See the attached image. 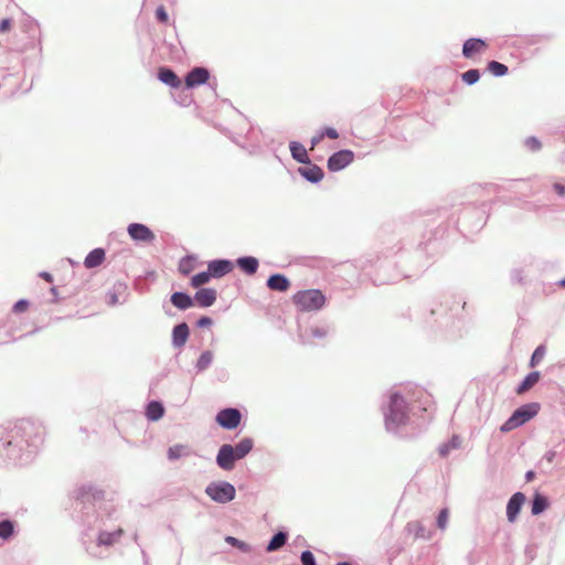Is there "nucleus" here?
<instances>
[{
    "label": "nucleus",
    "mask_w": 565,
    "mask_h": 565,
    "mask_svg": "<svg viewBox=\"0 0 565 565\" xmlns=\"http://www.w3.org/2000/svg\"><path fill=\"white\" fill-rule=\"evenodd\" d=\"M253 448L250 438L242 439L235 447L228 444L221 446L216 462L224 470H232L236 460L244 458Z\"/></svg>",
    "instance_id": "obj_1"
},
{
    "label": "nucleus",
    "mask_w": 565,
    "mask_h": 565,
    "mask_svg": "<svg viewBox=\"0 0 565 565\" xmlns=\"http://www.w3.org/2000/svg\"><path fill=\"white\" fill-rule=\"evenodd\" d=\"M292 301L299 311L309 312L321 309L326 303V297L318 289H308L296 292Z\"/></svg>",
    "instance_id": "obj_2"
},
{
    "label": "nucleus",
    "mask_w": 565,
    "mask_h": 565,
    "mask_svg": "<svg viewBox=\"0 0 565 565\" xmlns=\"http://www.w3.org/2000/svg\"><path fill=\"white\" fill-rule=\"evenodd\" d=\"M540 409L539 404L532 403L518 408L512 416L501 426V431H511L533 418Z\"/></svg>",
    "instance_id": "obj_3"
},
{
    "label": "nucleus",
    "mask_w": 565,
    "mask_h": 565,
    "mask_svg": "<svg viewBox=\"0 0 565 565\" xmlns=\"http://www.w3.org/2000/svg\"><path fill=\"white\" fill-rule=\"evenodd\" d=\"M406 419V403L404 398L394 393L391 395L390 409L386 415V426L390 428L393 426H398L403 424Z\"/></svg>",
    "instance_id": "obj_4"
},
{
    "label": "nucleus",
    "mask_w": 565,
    "mask_h": 565,
    "mask_svg": "<svg viewBox=\"0 0 565 565\" xmlns=\"http://www.w3.org/2000/svg\"><path fill=\"white\" fill-rule=\"evenodd\" d=\"M205 492L212 500L220 503L230 502L235 497V488L228 482L211 483Z\"/></svg>",
    "instance_id": "obj_5"
},
{
    "label": "nucleus",
    "mask_w": 565,
    "mask_h": 565,
    "mask_svg": "<svg viewBox=\"0 0 565 565\" xmlns=\"http://www.w3.org/2000/svg\"><path fill=\"white\" fill-rule=\"evenodd\" d=\"M242 415L236 408H225L217 413L216 423L225 429H235L241 424Z\"/></svg>",
    "instance_id": "obj_6"
},
{
    "label": "nucleus",
    "mask_w": 565,
    "mask_h": 565,
    "mask_svg": "<svg viewBox=\"0 0 565 565\" xmlns=\"http://www.w3.org/2000/svg\"><path fill=\"white\" fill-rule=\"evenodd\" d=\"M354 154L351 150H340L333 153L328 160V168L331 171H339L353 161Z\"/></svg>",
    "instance_id": "obj_7"
},
{
    "label": "nucleus",
    "mask_w": 565,
    "mask_h": 565,
    "mask_svg": "<svg viewBox=\"0 0 565 565\" xmlns=\"http://www.w3.org/2000/svg\"><path fill=\"white\" fill-rule=\"evenodd\" d=\"M127 231L129 236L135 241L149 243L154 239V234L152 233V231L140 223H131L128 226Z\"/></svg>",
    "instance_id": "obj_8"
},
{
    "label": "nucleus",
    "mask_w": 565,
    "mask_h": 565,
    "mask_svg": "<svg viewBox=\"0 0 565 565\" xmlns=\"http://www.w3.org/2000/svg\"><path fill=\"white\" fill-rule=\"evenodd\" d=\"M488 49L486 41L481 39H469L463 43L462 55L472 58L476 54H482Z\"/></svg>",
    "instance_id": "obj_9"
},
{
    "label": "nucleus",
    "mask_w": 565,
    "mask_h": 565,
    "mask_svg": "<svg viewBox=\"0 0 565 565\" xmlns=\"http://www.w3.org/2000/svg\"><path fill=\"white\" fill-rule=\"evenodd\" d=\"M209 71L204 67H195L185 76V85L191 88L204 84L209 79Z\"/></svg>",
    "instance_id": "obj_10"
},
{
    "label": "nucleus",
    "mask_w": 565,
    "mask_h": 565,
    "mask_svg": "<svg viewBox=\"0 0 565 565\" xmlns=\"http://www.w3.org/2000/svg\"><path fill=\"white\" fill-rule=\"evenodd\" d=\"M524 501L525 495L522 492H516L511 497L507 505V516L510 522L515 521Z\"/></svg>",
    "instance_id": "obj_11"
},
{
    "label": "nucleus",
    "mask_w": 565,
    "mask_h": 565,
    "mask_svg": "<svg viewBox=\"0 0 565 565\" xmlns=\"http://www.w3.org/2000/svg\"><path fill=\"white\" fill-rule=\"evenodd\" d=\"M212 277H222L233 269V264L226 259L213 260L207 266Z\"/></svg>",
    "instance_id": "obj_12"
},
{
    "label": "nucleus",
    "mask_w": 565,
    "mask_h": 565,
    "mask_svg": "<svg viewBox=\"0 0 565 565\" xmlns=\"http://www.w3.org/2000/svg\"><path fill=\"white\" fill-rule=\"evenodd\" d=\"M194 300L201 307H210L216 300V291L212 288L200 289L199 291H196V294L194 296Z\"/></svg>",
    "instance_id": "obj_13"
},
{
    "label": "nucleus",
    "mask_w": 565,
    "mask_h": 565,
    "mask_svg": "<svg viewBox=\"0 0 565 565\" xmlns=\"http://www.w3.org/2000/svg\"><path fill=\"white\" fill-rule=\"evenodd\" d=\"M158 77L159 79L169 85L170 87L178 88L181 86V79L178 77V75L170 68L161 67L158 71Z\"/></svg>",
    "instance_id": "obj_14"
},
{
    "label": "nucleus",
    "mask_w": 565,
    "mask_h": 565,
    "mask_svg": "<svg viewBox=\"0 0 565 565\" xmlns=\"http://www.w3.org/2000/svg\"><path fill=\"white\" fill-rule=\"evenodd\" d=\"M267 287L271 290L286 291L290 287V281L284 275L275 274L268 278Z\"/></svg>",
    "instance_id": "obj_15"
},
{
    "label": "nucleus",
    "mask_w": 565,
    "mask_h": 565,
    "mask_svg": "<svg viewBox=\"0 0 565 565\" xmlns=\"http://www.w3.org/2000/svg\"><path fill=\"white\" fill-rule=\"evenodd\" d=\"M104 259L105 250L103 248H95L86 256L84 265L86 268H95L99 266Z\"/></svg>",
    "instance_id": "obj_16"
},
{
    "label": "nucleus",
    "mask_w": 565,
    "mask_h": 565,
    "mask_svg": "<svg viewBox=\"0 0 565 565\" xmlns=\"http://www.w3.org/2000/svg\"><path fill=\"white\" fill-rule=\"evenodd\" d=\"M171 302L174 307L181 310L189 309L193 306V299L183 292H174L171 296Z\"/></svg>",
    "instance_id": "obj_17"
},
{
    "label": "nucleus",
    "mask_w": 565,
    "mask_h": 565,
    "mask_svg": "<svg viewBox=\"0 0 565 565\" xmlns=\"http://www.w3.org/2000/svg\"><path fill=\"white\" fill-rule=\"evenodd\" d=\"M189 337V327L186 323H181L173 329V344L175 347H182L185 344Z\"/></svg>",
    "instance_id": "obj_18"
},
{
    "label": "nucleus",
    "mask_w": 565,
    "mask_h": 565,
    "mask_svg": "<svg viewBox=\"0 0 565 565\" xmlns=\"http://www.w3.org/2000/svg\"><path fill=\"white\" fill-rule=\"evenodd\" d=\"M238 267L248 275L256 273L258 268V260L255 257H242L237 260Z\"/></svg>",
    "instance_id": "obj_19"
},
{
    "label": "nucleus",
    "mask_w": 565,
    "mask_h": 565,
    "mask_svg": "<svg viewBox=\"0 0 565 565\" xmlns=\"http://www.w3.org/2000/svg\"><path fill=\"white\" fill-rule=\"evenodd\" d=\"M290 151L292 158L298 162L307 163L309 161L307 150L301 143L296 141L290 142Z\"/></svg>",
    "instance_id": "obj_20"
},
{
    "label": "nucleus",
    "mask_w": 565,
    "mask_h": 565,
    "mask_svg": "<svg viewBox=\"0 0 565 565\" xmlns=\"http://www.w3.org/2000/svg\"><path fill=\"white\" fill-rule=\"evenodd\" d=\"M301 175L311 182H318L323 178V171L317 166H310L299 169Z\"/></svg>",
    "instance_id": "obj_21"
},
{
    "label": "nucleus",
    "mask_w": 565,
    "mask_h": 565,
    "mask_svg": "<svg viewBox=\"0 0 565 565\" xmlns=\"http://www.w3.org/2000/svg\"><path fill=\"white\" fill-rule=\"evenodd\" d=\"M164 414V408L159 402H150L147 406L146 416L149 420H158Z\"/></svg>",
    "instance_id": "obj_22"
},
{
    "label": "nucleus",
    "mask_w": 565,
    "mask_h": 565,
    "mask_svg": "<svg viewBox=\"0 0 565 565\" xmlns=\"http://www.w3.org/2000/svg\"><path fill=\"white\" fill-rule=\"evenodd\" d=\"M540 380V373L539 372H532L530 373L523 382L520 384V386L516 388V393L523 394L527 392L530 388H532Z\"/></svg>",
    "instance_id": "obj_23"
},
{
    "label": "nucleus",
    "mask_w": 565,
    "mask_h": 565,
    "mask_svg": "<svg viewBox=\"0 0 565 565\" xmlns=\"http://www.w3.org/2000/svg\"><path fill=\"white\" fill-rule=\"evenodd\" d=\"M122 534V530L118 529L115 532H102L98 536V543L100 545H111L117 542Z\"/></svg>",
    "instance_id": "obj_24"
},
{
    "label": "nucleus",
    "mask_w": 565,
    "mask_h": 565,
    "mask_svg": "<svg viewBox=\"0 0 565 565\" xmlns=\"http://www.w3.org/2000/svg\"><path fill=\"white\" fill-rule=\"evenodd\" d=\"M286 541L287 534L284 532H278L271 537L270 542L268 543L266 547L267 552H275L281 548L286 544Z\"/></svg>",
    "instance_id": "obj_25"
},
{
    "label": "nucleus",
    "mask_w": 565,
    "mask_h": 565,
    "mask_svg": "<svg viewBox=\"0 0 565 565\" xmlns=\"http://www.w3.org/2000/svg\"><path fill=\"white\" fill-rule=\"evenodd\" d=\"M548 505V501L545 497H543L540 493H536L534 495L533 502H532V513L534 515L542 513Z\"/></svg>",
    "instance_id": "obj_26"
},
{
    "label": "nucleus",
    "mask_w": 565,
    "mask_h": 565,
    "mask_svg": "<svg viewBox=\"0 0 565 565\" xmlns=\"http://www.w3.org/2000/svg\"><path fill=\"white\" fill-rule=\"evenodd\" d=\"M487 70L494 76H503L508 73V67L497 61L489 62Z\"/></svg>",
    "instance_id": "obj_27"
},
{
    "label": "nucleus",
    "mask_w": 565,
    "mask_h": 565,
    "mask_svg": "<svg viewBox=\"0 0 565 565\" xmlns=\"http://www.w3.org/2000/svg\"><path fill=\"white\" fill-rule=\"evenodd\" d=\"M211 277L212 276L209 270L199 273L192 277L191 285H192V287L198 288V287L209 282Z\"/></svg>",
    "instance_id": "obj_28"
},
{
    "label": "nucleus",
    "mask_w": 565,
    "mask_h": 565,
    "mask_svg": "<svg viewBox=\"0 0 565 565\" xmlns=\"http://www.w3.org/2000/svg\"><path fill=\"white\" fill-rule=\"evenodd\" d=\"M462 81L468 84V85H472L475 83H477L480 78V73L478 70H469L467 72H465L462 75Z\"/></svg>",
    "instance_id": "obj_29"
},
{
    "label": "nucleus",
    "mask_w": 565,
    "mask_h": 565,
    "mask_svg": "<svg viewBox=\"0 0 565 565\" xmlns=\"http://www.w3.org/2000/svg\"><path fill=\"white\" fill-rule=\"evenodd\" d=\"M212 360H213L212 352L211 351H205V352H203L200 355L196 365H198V367L200 370H205L206 367H209V365L211 364Z\"/></svg>",
    "instance_id": "obj_30"
},
{
    "label": "nucleus",
    "mask_w": 565,
    "mask_h": 565,
    "mask_svg": "<svg viewBox=\"0 0 565 565\" xmlns=\"http://www.w3.org/2000/svg\"><path fill=\"white\" fill-rule=\"evenodd\" d=\"M13 533V524L11 521H2L0 522V537L8 539Z\"/></svg>",
    "instance_id": "obj_31"
},
{
    "label": "nucleus",
    "mask_w": 565,
    "mask_h": 565,
    "mask_svg": "<svg viewBox=\"0 0 565 565\" xmlns=\"http://www.w3.org/2000/svg\"><path fill=\"white\" fill-rule=\"evenodd\" d=\"M225 541L231 544L232 546H235L237 547L238 550L243 551V552H250V547L247 543L243 542V541H239L237 540L236 537L234 536H226L225 537Z\"/></svg>",
    "instance_id": "obj_32"
},
{
    "label": "nucleus",
    "mask_w": 565,
    "mask_h": 565,
    "mask_svg": "<svg viewBox=\"0 0 565 565\" xmlns=\"http://www.w3.org/2000/svg\"><path fill=\"white\" fill-rule=\"evenodd\" d=\"M545 355V348L543 345H540L535 349V351L532 354L530 365L531 367H534L536 364H539Z\"/></svg>",
    "instance_id": "obj_33"
},
{
    "label": "nucleus",
    "mask_w": 565,
    "mask_h": 565,
    "mask_svg": "<svg viewBox=\"0 0 565 565\" xmlns=\"http://www.w3.org/2000/svg\"><path fill=\"white\" fill-rule=\"evenodd\" d=\"M183 446L182 445H174L169 448L168 450V457L170 460L179 459L183 454Z\"/></svg>",
    "instance_id": "obj_34"
},
{
    "label": "nucleus",
    "mask_w": 565,
    "mask_h": 565,
    "mask_svg": "<svg viewBox=\"0 0 565 565\" xmlns=\"http://www.w3.org/2000/svg\"><path fill=\"white\" fill-rule=\"evenodd\" d=\"M192 263H193V259L191 257L181 259V262L179 264L180 273H182L183 275H188L193 268Z\"/></svg>",
    "instance_id": "obj_35"
},
{
    "label": "nucleus",
    "mask_w": 565,
    "mask_h": 565,
    "mask_svg": "<svg viewBox=\"0 0 565 565\" xmlns=\"http://www.w3.org/2000/svg\"><path fill=\"white\" fill-rule=\"evenodd\" d=\"M448 518H449V511L448 509H443L440 512H439V515L437 518V525L440 530H445L446 526H447V523H448Z\"/></svg>",
    "instance_id": "obj_36"
},
{
    "label": "nucleus",
    "mask_w": 565,
    "mask_h": 565,
    "mask_svg": "<svg viewBox=\"0 0 565 565\" xmlns=\"http://www.w3.org/2000/svg\"><path fill=\"white\" fill-rule=\"evenodd\" d=\"M156 18L161 23H168L169 17L163 6H160L156 10Z\"/></svg>",
    "instance_id": "obj_37"
},
{
    "label": "nucleus",
    "mask_w": 565,
    "mask_h": 565,
    "mask_svg": "<svg viewBox=\"0 0 565 565\" xmlns=\"http://www.w3.org/2000/svg\"><path fill=\"white\" fill-rule=\"evenodd\" d=\"M302 565H316L315 556L310 551H305L301 554Z\"/></svg>",
    "instance_id": "obj_38"
},
{
    "label": "nucleus",
    "mask_w": 565,
    "mask_h": 565,
    "mask_svg": "<svg viewBox=\"0 0 565 565\" xmlns=\"http://www.w3.org/2000/svg\"><path fill=\"white\" fill-rule=\"evenodd\" d=\"M28 308H29V301L21 299L15 302L12 310L15 313H22V312L26 311Z\"/></svg>",
    "instance_id": "obj_39"
},
{
    "label": "nucleus",
    "mask_w": 565,
    "mask_h": 565,
    "mask_svg": "<svg viewBox=\"0 0 565 565\" xmlns=\"http://www.w3.org/2000/svg\"><path fill=\"white\" fill-rule=\"evenodd\" d=\"M12 29V20L7 18L0 22V32H9Z\"/></svg>",
    "instance_id": "obj_40"
},
{
    "label": "nucleus",
    "mask_w": 565,
    "mask_h": 565,
    "mask_svg": "<svg viewBox=\"0 0 565 565\" xmlns=\"http://www.w3.org/2000/svg\"><path fill=\"white\" fill-rule=\"evenodd\" d=\"M526 145L533 151H536L541 148V142L536 138H533V137L529 138L526 140Z\"/></svg>",
    "instance_id": "obj_41"
},
{
    "label": "nucleus",
    "mask_w": 565,
    "mask_h": 565,
    "mask_svg": "<svg viewBox=\"0 0 565 565\" xmlns=\"http://www.w3.org/2000/svg\"><path fill=\"white\" fill-rule=\"evenodd\" d=\"M322 134H324V137L330 139H337L339 137L338 131L334 128H327Z\"/></svg>",
    "instance_id": "obj_42"
},
{
    "label": "nucleus",
    "mask_w": 565,
    "mask_h": 565,
    "mask_svg": "<svg viewBox=\"0 0 565 565\" xmlns=\"http://www.w3.org/2000/svg\"><path fill=\"white\" fill-rule=\"evenodd\" d=\"M211 324H212V320L209 317H201L198 321V326L201 328L209 327Z\"/></svg>",
    "instance_id": "obj_43"
},
{
    "label": "nucleus",
    "mask_w": 565,
    "mask_h": 565,
    "mask_svg": "<svg viewBox=\"0 0 565 565\" xmlns=\"http://www.w3.org/2000/svg\"><path fill=\"white\" fill-rule=\"evenodd\" d=\"M311 332L315 338H323L327 335V331L320 328H315Z\"/></svg>",
    "instance_id": "obj_44"
},
{
    "label": "nucleus",
    "mask_w": 565,
    "mask_h": 565,
    "mask_svg": "<svg viewBox=\"0 0 565 565\" xmlns=\"http://www.w3.org/2000/svg\"><path fill=\"white\" fill-rule=\"evenodd\" d=\"M554 190L557 192L558 195L564 196L565 195V186L561 183L554 184Z\"/></svg>",
    "instance_id": "obj_45"
},
{
    "label": "nucleus",
    "mask_w": 565,
    "mask_h": 565,
    "mask_svg": "<svg viewBox=\"0 0 565 565\" xmlns=\"http://www.w3.org/2000/svg\"><path fill=\"white\" fill-rule=\"evenodd\" d=\"M324 138V134H320L319 136L317 137H313L311 142H312V148L318 145L322 139Z\"/></svg>",
    "instance_id": "obj_46"
},
{
    "label": "nucleus",
    "mask_w": 565,
    "mask_h": 565,
    "mask_svg": "<svg viewBox=\"0 0 565 565\" xmlns=\"http://www.w3.org/2000/svg\"><path fill=\"white\" fill-rule=\"evenodd\" d=\"M40 276L46 280L47 282H52L53 281V277L50 273H46V271H43L40 274Z\"/></svg>",
    "instance_id": "obj_47"
},
{
    "label": "nucleus",
    "mask_w": 565,
    "mask_h": 565,
    "mask_svg": "<svg viewBox=\"0 0 565 565\" xmlns=\"http://www.w3.org/2000/svg\"><path fill=\"white\" fill-rule=\"evenodd\" d=\"M448 451H449V446L448 445H444L439 449L440 456H443V457L447 456Z\"/></svg>",
    "instance_id": "obj_48"
},
{
    "label": "nucleus",
    "mask_w": 565,
    "mask_h": 565,
    "mask_svg": "<svg viewBox=\"0 0 565 565\" xmlns=\"http://www.w3.org/2000/svg\"><path fill=\"white\" fill-rule=\"evenodd\" d=\"M533 478H534V472H533V471H529V472L526 473V480H527V481H531V480H533Z\"/></svg>",
    "instance_id": "obj_49"
},
{
    "label": "nucleus",
    "mask_w": 565,
    "mask_h": 565,
    "mask_svg": "<svg viewBox=\"0 0 565 565\" xmlns=\"http://www.w3.org/2000/svg\"><path fill=\"white\" fill-rule=\"evenodd\" d=\"M337 565H351V564L349 562H341V563H339Z\"/></svg>",
    "instance_id": "obj_50"
},
{
    "label": "nucleus",
    "mask_w": 565,
    "mask_h": 565,
    "mask_svg": "<svg viewBox=\"0 0 565 565\" xmlns=\"http://www.w3.org/2000/svg\"><path fill=\"white\" fill-rule=\"evenodd\" d=\"M559 285H561L562 287H565V279L561 280V281H559Z\"/></svg>",
    "instance_id": "obj_51"
}]
</instances>
